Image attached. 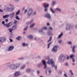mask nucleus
<instances>
[{
    "label": "nucleus",
    "instance_id": "obj_39",
    "mask_svg": "<svg viewBox=\"0 0 77 77\" xmlns=\"http://www.w3.org/2000/svg\"><path fill=\"white\" fill-rule=\"evenodd\" d=\"M12 30H13L12 29H11V28H10V29H8V30L9 31V32L10 33L12 32Z\"/></svg>",
    "mask_w": 77,
    "mask_h": 77
},
{
    "label": "nucleus",
    "instance_id": "obj_7",
    "mask_svg": "<svg viewBox=\"0 0 77 77\" xmlns=\"http://www.w3.org/2000/svg\"><path fill=\"white\" fill-rule=\"evenodd\" d=\"M15 9V8L14 7H13L12 8H9L7 7L5 8V11H12V10H14V9Z\"/></svg>",
    "mask_w": 77,
    "mask_h": 77
},
{
    "label": "nucleus",
    "instance_id": "obj_4",
    "mask_svg": "<svg viewBox=\"0 0 77 77\" xmlns=\"http://www.w3.org/2000/svg\"><path fill=\"white\" fill-rule=\"evenodd\" d=\"M44 30H47V27H45L44 28H42L41 29H40L39 31V32L40 33H42L43 35H44L45 33L43 32Z\"/></svg>",
    "mask_w": 77,
    "mask_h": 77
},
{
    "label": "nucleus",
    "instance_id": "obj_25",
    "mask_svg": "<svg viewBox=\"0 0 77 77\" xmlns=\"http://www.w3.org/2000/svg\"><path fill=\"white\" fill-rule=\"evenodd\" d=\"M50 11L51 12L52 14H54L55 13V11L53 10L51 7L50 8Z\"/></svg>",
    "mask_w": 77,
    "mask_h": 77
},
{
    "label": "nucleus",
    "instance_id": "obj_30",
    "mask_svg": "<svg viewBox=\"0 0 77 77\" xmlns=\"http://www.w3.org/2000/svg\"><path fill=\"white\" fill-rule=\"evenodd\" d=\"M9 17V15H5L3 16V18H6Z\"/></svg>",
    "mask_w": 77,
    "mask_h": 77
},
{
    "label": "nucleus",
    "instance_id": "obj_32",
    "mask_svg": "<svg viewBox=\"0 0 77 77\" xmlns=\"http://www.w3.org/2000/svg\"><path fill=\"white\" fill-rule=\"evenodd\" d=\"M69 72L70 73L71 75H72V76L74 75V73H73V72H72V70H70Z\"/></svg>",
    "mask_w": 77,
    "mask_h": 77
},
{
    "label": "nucleus",
    "instance_id": "obj_38",
    "mask_svg": "<svg viewBox=\"0 0 77 77\" xmlns=\"http://www.w3.org/2000/svg\"><path fill=\"white\" fill-rule=\"evenodd\" d=\"M45 9H44V12H48V8H44Z\"/></svg>",
    "mask_w": 77,
    "mask_h": 77
},
{
    "label": "nucleus",
    "instance_id": "obj_37",
    "mask_svg": "<svg viewBox=\"0 0 77 77\" xmlns=\"http://www.w3.org/2000/svg\"><path fill=\"white\" fill-rule=\"evenodd\" d=\"M20 11L18 10L16 13L15 15H19V14H20Z\"/></svg>",
    "mask_w": 77,
    "mask_h": 77
},
{
    "label": "nucleus",
    "instance_id": "obj_5",
    "mask_svg": "<svg viewBox=\"0 0 77 77\" xmlns=\"http://www.w3.org/2000/svg\"><path fill=\"white\" fill-rule=\"evenodd\" d=\"M59 48V46H54L53 48L52 49V51L55 53L57 52V48Z\"/></svg>",
    "mask_w": 77,
    "mask_h": 77
},
{
    "label": "nucleus",
    "instance_id": "obj_41",
    "mask_svg": "<svg viewBox=\"0 0 77 77\" xmlns=\"http://www.w3.org/2000/svg\"><path fill=\"white\" fill-rule=\"evenodd\" d=\"M15 18L17 20H20V18H19L18 16H16L15 17Z\"/></svg>",
    "mask_w": 77,
    "mask_h": 77
},
{
    "label": "nucleus",
    "instance_id": "obj_61",
    "mask_svg": "<svg viewBox=\"0 0 77 77\" xmlns=\"http://www.w3.org/2000/svg\"><path fill=\"white\" fill-rule=\"evenodd\" d=\"M5 21L6 22H8V19H6V20H5Z\"/></svg>",
    "mask_w": 77,
    "mask_h": 77
},
{
    "label": "nucleus",
    "instance_id": "obj_59",
    "mask_svg": "<svg viewBox=\"0 0 77 77\" xmlns=\"http://www.w3.org/2000/svg\"><path fill=\"white\" fill-rule=\"evenodd\" d=\"M5 22L4 21H3L2 22V24H5Z\"/></svg>",
    "mask_w": 77,
    "mask_h": 77
},
{
    "label": "nucleus",
    "instance_id": "obj_22",
    "mask_svg": "<svg viewBox=\"0 0 77 77\" xmlns=\"http://www.w3.org/2000/svg\"><path fill=\"white\" fill-rule=\"evenodd\" d=\"M37 66L38 68H41L42 66V64L41 63H40L37 64Z\"/></svg>",
    "mask_w": 77,
    "mask_h": 77
},
{
    "label": "nucleus",
    "instance_id": "obj_52",
    "mask_svg": "<svg viewBox=\"0 0 77 77\" xmlns=\"http://www.w3.org/2000/svg\"><path fill=\"white\" fill-rule=\"evenodd\" d=\"M64 76L65 77H67L68 76L67 75V74H66V73H64Z\"/></svg>",
    "mask_w": 77,
    "mask_h": 77
},
{
    "label": "nucleus",
    "instance_id": "obj_49",
    "mask_svg": "<svg viewBox=\"0 0 77 77\" xmlns=\"http://www.w3.org/2000/svg\"><path fill=\"white\" fill-rule=\"evenodd\" d=\"M65 65L66 66H69V64H68V63H66L65 64Z\"/></svg>",
    "mask_w": 77,
    "mask_h": 77
},
{
    "label": "nucleus",
    "instance_id": "obj_18",
    "mask_svg": "<svg viewBox=\"0 0 77 77\" xmlns=\"http://www.w3.org/2000/svg\"><path fill=\"white\" fill-rule=\"evenodd\" d=\"M22 45L23 46V47H27L28 45L27 44V43H23L22 44Z\"/></svg>",
    "mask_w": 77,
    "mask_h": 77
},
{
    "label": "nucleus",
    "instance_id": "obj_50",
    "mask_svg": "<svg viewBox=\"0 0 77 77\" xmlns=\"http://www.w3.org/2000/svg\"><path fill=\"white\" fill-rule=\"evenodd\" d=\"M9 40H10V42H13V40L11 38H9Z\"/></svg>",
    "mask_w": 77,
    "mask_h": 77
},
{
    "label": "nucleus",
    "instance_id": "obj_62",
    "mask_svg": "<svg viewBox=\"0 0 77 77\" xmlns=\"http://www.w3.org/2000/svg\"><path fill=\"white\" fill-rule=\"evenodd\" d=\"M67 60H68V59H69V56H68V55L67 56Z\"/></svg>",
    "mask_w": 77,
    "mask_h": 77
},
{
    "label": "nucleus",
    "instance_id": "obj_48",
    "mask_svg": "<svg viewBox=\"0 0 77 77\" xmlns=\"http://www.w3.org/2000/svg\"><path fill=\"white\" fill-rule=\"evenodd\" d=\"M33 15H36V12H34L32 14Z\"/></svg>",
    "mask_w": 77,
    "mask_h": 77
},
{
    "label": "nucleus",
    "instance_id": "obj_19",
    "mask_svg": "<svg viewBox=\"0 0 77 77\" xmlns=\"http://www.w3.org/2000/svg\"><path fill=\"white\" fill-rule=\"evenodd\" d=\"M56 1H53L51 3V5L52 6H54L56 5Z\"/></svg>",
    "mask_w": 77,
    "mask_h": 77
},
{
    "label": "nucleus",
    "instance_id": "obj_9",
    "mask_svg": "<svg viewBox=\"0 0 77 77\" xmlns=\"http://www.w3.org/2000/svg\"><path fill=\"white\" fill-rule=\"evenodd\" d=\"M6 41V38L5 37H0V42L3 43Z\"/></svg>",
    "mask_w": 77,
    "mask_h": 77
},
{
    "label": "nucleus",
    "instance_id": "obj_21",
    "mask_svg": "<svg viewBox=\"0 0 77 77\" xmlns=\"http://www.w3.org/2000/svg\"><path fill=\"white\" fill-rule=\"evenodd\" d=\"M62 36H63V33L62 32L58 35V36L57 37V39H60L61 38Z\"/></svg>",
    "mask_w": 77,
    "mask_h": 77
},
{
    "label": "nucleus",
    "instance_id": "obj_2",
    "mask_svg": "<svg viewBox=\"0 0 77 77\" xmlns=\"http://www.w3.org/2000/svg\"><path fill=\"white\" fill-rule=\"evenodd\" d=\"M47 63L49 65L51 64L53 67H54L55 69H57V66H54V62L52 59L49 60L47 62Z\"/></svg>",
    "mask_w": 77,
    "mask_h": 77
},
{
    "label": "nucleus",
    "instance_id": "obj_12",
    "mask_svg": "<svg viewBox=\"0 0 77 77\" xmlns=\"http://www.w3.org/2000/svg\"><path fill=\"white\" fill-rule=\"evenodd\" d=\"M45 17L47 18H48L49 19H51V15L49 13H47L46 14H45Z\"/></svg>",
    "mask_w": 77,
    "mask_h": 77
},
{
    "label": "nucleus",
    "instance_id": "obj_1",
    "mask_svg": "<svg viewBox=\"0 0 77 77\" xmlns=\"http://www.w3.org/2000/svg\"><path fill=\"white\" fill-rule=\"evenodd\" d=\"M6 65L7 66H9V68L11 69H17L21 65V63L11 64V63H7Z\"/></svg>",
    "mask_w": 77,
    "mask_h": 77
},
{
    "label": "nucleus",
    "instance_id": "obj_11",
    "mask_svg": "<svg viewBox=\"0 0 77 77\" xmlns=\"http://www.w3.org/2000/svg\"><path fill=\"white\" fill-rule=\"evenodd\" d=\"M66 29L67 30H69L72 29V26H71L70 25L67 24L66 26Z\"/></svg>",
    "mask_w": 77,
    "mask_h": 77
},
{
    "label": "nucleus",
    "instance_id": "obj_28",
    "mask_svg": "<svg viewBox=\"0 0 77 77\" xmlns=\"http://www.w3.org/2000/svg\"><path fill=\"white\" fill-rule=\"evenodd\" d=\"M20 38H21V37L19 36L16 38V39L17 40V41H20V40H21Z\"/></svg>",
    "mask_w": 77,
    "mask_h": 77
},
{
    "label": "nucleus",
    "instance_id": "obj_45",
    "mask_svg": "<svg viewBox=\"0 0 77 77\" xmlns=\"http://www.w3.org/2000/svg\"><path fill=\"white\" fill-rule=\"evenodd\" d=\"M18 60H23L24 59V57H21L20 58H19L18 59Z\"/></svg>",
    "mask_w": 77,
    "mask_h": 77
},
{
    "label": "nucleus",
    "instance_id": "obj_58",
    "mask_svg": "<svg viewBox=\"0 0 77 77\" xmlns=\"http://www.w3.org/2000/svg\"><path fill=\"white\" fill-rule=\"evenodd\" d=\"M75 29H77V24L75 25Z\"/></svg>",
    "mask_w": 77,
    "mask_h": 77
},
{
    "label": "nucleus",
    "instance_id": "obj_29",
    "mask_svg": "<svg viewBox=\"0 0 77 77\" xmlns=\"http://www.w3.org/2000/svg\"><path fill=\"white\" fill-rule=\"evenodd\" d=\"M33 21V20L32 19L29 22H28L27 23V24H31Z\"/></svg>",
    "mask_w": 77,
    "mask_h": 77
},
{
    "label": "nucleus",
    "instance_id": "obj_42",
    "mask_svg": "<svg viewBox=\"0 0 77 77\" xmlns=\"http://www.w3.org/2000/svg\"><path fill=\"white\" fill-rule=\"evenodd\" d=\"M48 34L49 35H53V34L51 33V32L50 31L48 32Z\"/></svg>",
    "mask_w": 77,
    "mask_h": 77
},
{
    "label": "nucleus",
    "instance_id": "obj_57",
    "mask_svg": "<svg viewBox=\"0 0 77 77\" xmlns=\"http://www.w3.org/2000/svg\"><path fill=\"white\" fill-rule=\"evenodd\" d=\"M46 57V59H49V56H48Z\"/></svg>",
    "mask_w": 77,
    "mask_h": 77
},
{
    "label": "nucleus",
    "instance_id": "obj_20",
    "mask_svg": "<svg viewBox=\"0 0 77 77\" xmlns=\"http://www.w3.org/2000/svg\"><path fill=\"white\" fill-rule=\"evenodd\" d=\"M31 69L30 68H28L26 70V72L27 73H30V72L31 71Z\"/></svg>",
    "mask_w": 77,
    "mask_h": 77
},
{
    "label": "nucleus",
    "instance_id": "obj_47",
    "mask_svg": "<svg viewBox=\"0 0 77 77\" xmlns=\"http://www.w3.org/2000/svg\"><path fill=\"white\" fill-rule=\"evenodd\" d=\"M62 40H60L58 41V43L59 44H61V43H62Z\"/></svg>",
    "mask_w": 77,
    "mask_h": 77
},
{
    "label": "nucleus",
    "instance_id": "obj_53",
    "mask_svg": "<svg viewBox=\"0 0 77 77\" xmlns=\"http://www.w3.org/2000/svg\"><path fill=\"white\" fill-rule=\"evenodd\" d=\"M72 62H75V58H72Z\"/></svg>",
    "mask_w": 77,
    "mask_h": 77
},
{
    "label": "nucleus",
    "instance_id": "obj_14",
    "mask_svg": "<svg viewBox=\"0 0 77 77\" xmlns=\"http://www.w3.org/2000/svg\"><path fill=\"white\" fill-rule=\"evenodd\" d=\"M15 12H13L10 14L9 15V17L11 18H12L14 17V15H15Z\"/></svg>",
    "mask_w": 77,
    "mask_h": 77
},
{
    "label": "nucleus",
    "instance_id": "obj_51",
    "mask_svg": "<svg viewBox=\"0 0 77 77\" xmlns=\"http://www.w3.org/2000/svg\"><path fill=\"white\" fill-rule=\"evenodd\" d=\"M49 30H53V28H52V27H50L49 28Z\"/></svg>",
    "mask_w": 77,
    "mask_h": 77
},
{
    "label": "nucleus",
    "instance_id": "obj_36",
    "mask_svg": "<svg viewBox=\"0 0 77 77\" xmlns=\"http://www.w3.org/2000/svg\"><path fill=\"white\" fill-rule=\"evenodd\" d=\"M73 57H75V55L73 54H72V55H70V58H71L72 59H73Z\"/></svg>",
    "mask_w": 77,
    "mask_h": 77
},
{
    "label": "nucleus",
    "instance_id": "obj_54",
    "mask_svg": "<svg viewBox=\"0 0 77 77\" xmlns=\"http://www.w3.org/2000/svg\"><path fill=\"white\" fill-rule=\"evenodd\" d=\"M9 6H11V8H13V7H14V6L11 4H9Z\"/></svg>",
    "mask_w": 77,
    "mask_h": 77
},
{
    "label": "nucleus",
    "instance_id": "obj_16",
    "mask_svg": "<svg viewBox=\"0 0 77 77\" xmlns=\"http://www.w3.org/2000/svg\"><path fill=\"white\" fill-rule=\"evenodd\" d=\"M47 71L48 72L49 75H50V73H51V69L50 68H47L46 69V72H47Z\"/></svg>",
    "mask_w": 77,
    "mask_h": 77
},
{
    "label": "nucleus",
    "instance_id": "obj_64",
    "mask_svg": "<svg viewBox=\"0 0 77 77\" xmlns=\"http://www.w3.org/2000/svg\"><path fill=\"white\" fill-rule=\"evenodd\" d=\"M23 35H25L26 34V32H23Z\"/></svg>",
    "mask_w": 77,
    "mask_h": 77
},
{
    "label": "nucleus",
    "instance_id": "obj_13",
    "mask_svg": "<svg viewBox=\"0 0 77 77\" xmlns=\"http://www.w3.org/2000/svg\"><path fill=\"white\" fill-rule=\"evenodd\" d=\"M12 23L10 22L9 23H8V24H4V26H6L7 27L9 28L12 25Z\"/></svg>",
    "mask_w": 77,
    "mask_h": 77
},
{
    "label": "nucleus",
    "instance_id": "obj_33",
    "mask_svg": "<svg viewBox=\"0 0 77 77\" xmlns=\"http://www.w3.org/2000/svg\"><path fill=\"white\" fill-rule=\"evenodd\" d=\"M28 37L29 39H32L33 38V36L32 35H29Z\"/></svg>",
    "mask_w": 77,
    "mask_h": 77
},
{
    "label": "nucleus",
    "instance_id": "obj_23",
    "mask_svg": "<svg viewBox=\"0 0 77 77\" xmlns=\"http://www.w3.org/2000/svg\"><path fill=\"white\" fill-rule=\"evenodd\" d=\"M50 5L48 3L46 4L44 6V8H48L49 7Z\"/></svg>",
    "mask_w": 77,
    "mask_h": 77
},
{
    "label": "nucleus",
    "instance_id": "obj_40",
    "mask_svg": "<svg viewBox=\"0 0 77 77\" xmlns=\"http://www.w3.org/2000/svg\"><path fill=\"white\" fill-rule=\"evenodd\" d=\"M27 29H28V26H26L25 27L24 29V30L26 31L27 30Z\"/></svg>",
    "mask_w": 77,
    "mask_h": 77
},
{
    "label": "nucleus",
    "instance_id": "obj_46",
    "mask_svg": "<svg viewBox=\"0 0 77 77\" xmlns=\"http://www.w3.org/2000/svg\"><path fill=\"white\" fill-rule=\"evenodd\" d=\"M27 9H26L24 10V14H26V13H27Z\"/></svg>",
    "mask_w": 77,
    "mask_h": 77
},
{
    "label": "nucleus",
    "instance_id": "obj_63",
    "mask_svg": "<svg viewBox=\"0 0 77 77\" xmlns=\"http://www.w3.org/2000/svg\"><path fill=\"white\" fill-rule=\"evenodd\" d=\"M72 10H73V11H75V8H72Z\"/></svg>",
    "mask_w": 77,
    "mask_h": 77
},
{
    "label": "nucleus",
    "instance_id": "obj_15",
    "mask_svg": "<svg viewBox=\"0 0 77 77\" xmlns=\"http://www.w3.org/2000/svg\"><path fill=\"white\" fill-rule=\"evenodd\" d=\"M42 62L44 66L45 69V68H47V65L46 64V62L45 60H43L42 61Z\"/></svg>",
    "mask_w": 77,
    "mask_h": 77
},
{
    "label": "nucleus",
    "instance_id": "obj_26",
    "mask_svg": "<svg viewBox=\"0 0 77 77\" xmlns=\"http://www.w3.org/2000/svg\"><path fill=\"white\" fill-rule=\"evenodd\" d=\"M35 24H36V23H33L32 25H31L29 27L30 28H33V27L35 26Z\"/></svg>",
    "mask_w": 77,
    "mask_h": 77
},
{
    "label": "nucleus",
    "instance_id": "obj_3",
    "mask_svg": "<svg viewBox=\"0 0 77 77\" xmlns=\"http://www.w3.org/2000/svg\"><path fill=\"white\" fill-rule=\"evenodd\" d=\"M65 59V57L63 54H61L59 57V61L62 62V61H64Z\"/></svg>",
    "mask_w": 77,
    "mask_h": 77
},
{
    "label": "nucleus",
    "instance_id": "obj_55",
    "mask_svg": "<svg viewBox=\"0 0 77 77\" xmlns=\"http://www.w3.org/2000/svg\"><path fill=\"white\" fill-rule=\"evenodd\" d=\"M40 73V71L38 70L37 71V73L38 74H39Z\"/></svg>",
    "mask_w": 77,
    "mask_h": 77
},
{
    "label": "nucleus",
    "instance_id": "obj_27",
    "mask_svg": "<svg viewBox=\"0 0 77 77\" xmlns=\"http://www.w3.org/2000/svg\"><path fill=\"white\" fill-rule=\"evenodd\" d=\"M76 46H74L72 48V52L73 53H75V48Z\"/></svg>",
    "mask_w": 77,
    "mask_h": 77
},
{
    "label": "nucleus",
    "instance_id": "obj_34",
    "mask_svg": "<svg viewBox=\"0 0 77 77\" xmlns=\"http://www.w3.org/2000/svg\"><path fill=\"white\" fill-rule=\"evenodd\" d=\"M52 42H51L50 43H49L48 44V49H49V48H50V45L51 44V43Z\"/></svg>",
    "mask_w": 77,
    "mask_h": 77
},
{
    "label": "nucleus",
    "instance_id": "obj_44",
    "mask_svg": "<svg viewBox=\"0 0 77 77\" xmlns=\"http://www.w3.org/2000/svg\"><path fill=\"white\" fill-rule=\"evenodd\" d=\"M67 44L69 45H71V44H72V42L71 41H69L67 42Z\"/></svg>",
    "mask_w": 77,
    "mask_h": 77
},
{
    "label": "nucleus",
    "instance_id": "obj_56",
    "mask_svg": "<svg viewBox=\"0 0 77 77\" xmlns=\"http://www.w3.org/2000/svg\"><path fill=\"white\" fill-rule=\"evenodd\" d=\"M17 22H18V21H17L15 20L14 22V24H17Z\"/></svg>",
    "mask_w": 77,
    "mask_h": 77
},
{
    "label": "nucleus",
    "instance_id": "obj_60",
    "mask_svg": "<svg viewBox=\"0 0 77 77\" xmlns=\"http://www.w3.org/2000/svg\"><path fill=\"white\" fill-rule=\"evenodd\" d=\"M47 26H50V23H47Z\"/></svg>",
    "mask_w": 77,
    "mask_h": 77
},
{
    "label": "nucleus",
    "instance_id": "obj_35",
    "mask_svg": "<svg viewBox=\"0 0 77 77\" xmlns=\"http://www.w3.org/2000/svg\"><path fill=\"white\" fill-rule=\"evenodd\" d=\"M9 36H10V37L11 38H12L14 36V34L12 33H11L10 34H9Z\"/></svg>",
    "mask_w": 77,
    "mask_h": 77
},
{
    "label": "nucleus",
    "instance_id": "obj_43",
    "mask_svg": "<svg viewBox=\"0 0 77 77\" xmlns=\"http://www.w3.org/2000/svg\"><path fill=\"white\" fill-rule=\"evenodd\" d=\"M51 39H52V37H51L49 38V40H48V42H49L50 41H51Z\"/></svg>",
    "mask_w": 77,
    "mask_h": 77
},
{
    "label": "nucleus",
    "instance_id": "obj_10",
    "mask_svg": "<svg viewBox=\"0 0 77 77\" xmlns=\"http://www.w3.org/2000/svg\"><path fill=\"white\" fill-rule=\"evenodd\" d=\"M14 46H9V47L7 49V51H12L13 50H14Z\"/></svg>",
    "mask_w": 77,
    "mask_h": 77
},
{
    "label": "nucleus",
    "instance_id": "obj_24",
    "mask_svg": "<svg viewBox=\"0 0 77 77\" xmlns=\"http://www.w3.org/2000/svg\"><path fill=\"white\" fill-rule=\"evenodd\" d=\"M55 11H58V12H61V11H62V10H61V9H60L59 8H55Z\"/></svg>",
    "mask_w": 77,
    "mask_h": 77
},
{
    "label": "nucleus",
    "instance_id": "obj_6",
    "mask_svg": "<svg viewBox=\"0 0 77 77\" xmlns=\"http://www.w3.org/2000/svg\"><path fill=\"white\" fill-rule=\"evenodd\" d=\"M33 14V9L32 8H30L28 11V17H30L32 15V14Z\"/></svg>",
    "mask_w": 77,
    "mask_h": 77
},
{
    "label": "nucleus",
    "instance_id": "obj_17",
    "mask_svg": "<svg viewBox=\"0 0 77 77\" xmlns=\"http://www.w3.org/2000/svg\"><path fill=\"white\" fill-rule=\"evenodd\" d=\"M26 68V65H23V66H22L20 67V70H23L24 68Z\"/></svg>",
    "mask_w": 77,
    "mask_h": 77
},
{
    "label": "nucleus",
    "instance_id": "obj_8",
    "mask_svg": "<svg viewBox=\"0 0 77 77\" xmlns=\"http://www.w3.org/2000/svg\"><path fill=\"white\" fill-rule=\"evenodd\" d=\"M21 75V73L19 71H16L14 73V76L15 77H18Z\"/></svg>",
    "mask_w": 77,
    "mask_h": 77
},
{
    "label": "nucleus",
    "instance_id": "obj_31",
    "mask_svg": "<svg viewBox=\"0 0 77 77\" xmlns=\"http://www.w3.org/2000/svg\"><path fill=\"white\" fill-rule=\"evenodd\" d=\"M17 26L14 25L12 27V29L13 30H15L16 29H17Z\"/></svg>",
    "mask_w": 77,
    "mask_h": 77
}]
</instances>
